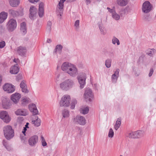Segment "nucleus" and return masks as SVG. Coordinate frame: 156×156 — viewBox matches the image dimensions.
Returning <instances> with one entry per match:
<instances>
[{
	"label": "nucleus",
	"mask_w": 156,
	"mask_h": 156,
	"mask_svg": "<svg viewBox=\"0 0 156 156\" xmlns=\"http://www.w3.org/2000/svg\"><path fill=\"white\" fill-rule=\"evenodd\" d=\"M52 25V23L51 21H48L47 23V30L50 31L51 29V26Z\"/></svg>",
	"instance_id": "nucleus-38"
},
{
	"label": "nucleus",
	"mask_w": 156,
	"mask_h": 156,
	"mask_svg": "<svg viewBox=\"0 0 156 156\" xmlns=\"http://www.w3.org/2000/svg\"><path fill=\"white\" fill-rule=\"evenodd\" d=\"M21 97V94H20L15 93L12 94L11 99L14 103L16 104L19 101Z\"/></svg>",
	"instance_id": "nucleus-15"
},
{
	"label": "nucleus",
	"mask_w": 156,
	"mask_h": 156,
	"mask_svg": "<svg viewBox=\"0 0 156 156\" xmlns=\"http://www.w3.org/2000/svg\"><path fill=\"white\" fill-rule=\"evenodd\" d=\"M154 72V70L152 68L150 69V72L149 74V76L151 77L152 76L153 73Z\"/></svg>",
	"instance_id": "nucleus-51"
},
{
	"label": "nucleus",
	"mask_w": 156,
	"mask_h": 156,
	"mask_svg": "<svg viewBox=\"0 0 156 156\" xmlns=\"http://www.w3.org/2000/svg\"><path fill=\"white\" fill-rule=\"evenodd\" d=\"M135 133L136 136H137L136 138H138L140 136L142 131L140 130H139L135 132Z\"/></svg>",
	"instance_id": "nucleus-44"
},
{
	"label": "nucleus",
	"mask_w": 156,
	"mask_h": 156,
	"mask_svg": "<svg viewBox=\"0 0 156 156\" xmlns=\"http://www.w3.org/2000/svg\"><path fill=\"white\" fill-rule=\"evenodd\" d=\"M74 121L80 125H84L86 123V120L84 117L80 115H77L74 119Z\"/></svg>",
	"instance_id": "nucleus-10"
},
{
	"label": "nucleus",
	"mask_w": 156,
	"mask_h": 156,
	"mask_svg": "<svg viewBox=\"0 0 156 156\" xmlns=\"http://www.w3.org/2000/svg\"><path fill=\"white\" fill-rule=\"evenodd\" d=\"M114 9H115V7H114L112 9H111L109 7L107 8V9L108 10L109 12H110V13H112V15L113 14V13H114V12H115V11Z\"/></svg>",
	"instance_id": "nucleus-46"
},
{
	"label": "nucleus",
	"mask_w": 156,
	"mask_h": 156,
	"mask_svg": "<svg viewBox=\"0 0 156 156\" xmlns=\"http://www.w3.org/2000/svg\"><path fill=\"white\" fill-rule=\"evenodd\" d=\"M27 87H26L23 88L22 89V90L23 92H24L25 93H27L28 92V90L27 89Z\"/></svg>",
	"instance_id": "nucleus-52"
},
{
	"label": "nucleus",
	"mask_w": 156,
	"mask_h": 156,
	"mask_svg": "<svg viewBox=\"0 0 156 156\" xmlns=\"http://www.w3.org/2000/svg\"><path fill=\"white\" fill-rule=\"evenodd\" d=\"M27 128H26V127H24L23 128V130L26 131L27 130Z\"/></svg>",
	"instance_id": "nucleus-64"
},
{
	"label": "nucleus",
	"mask_w": 156,
	"mask_h": 156,
	"mask_svg": "<svg viewBox=\"0 0 156 156\" xmlns=\"http://www.w3.org/2000/svg\"><path fill=\"white\" fill-rule=\"evenodd\" d=\"M0 118L3 121L6 123H8L10 121L11 119L8 112L6 111H2L0 112Z\"/></svg>",
	"instance_id": "nucleus-6"
},
{
	"label": "nucleus",
	"mask_w": 156,
	"mask_h": 156,
	"mask_svg": "<svg viewBox=\"0 0 156 156\" xmlns=\"http://www.w3.org/2000/svg\"><path fill=\"white\" fill-rule=\"evenodd\" d=\"M10 5L13 7H17L20 3L19 0H9Z\"/></svg>",
	"instance_id": "nucleus-26"
},
{
	"label": "nucleus",
	"mask_w": 156,
	"mask_h": 156,
	"mask_svg": "<svg viewBox=\"0 0 156 156\" xmlns=\"http://www.w3.org/2000/svg\"><path fill=\"white\" fill-rule=\"evenodd\" d=\"M12 105V102L9 99L4 98L2 99V105L3 107L5 109L9 108Z\"/></svg>",
	"instance_id": "nucleus-13"
},
{
	"label": "nucleus",
	"mask_w": 156,
	"mask_h": 156,
	"mask_svg": "<svg viewBox=\"0 0 156 156\" xmlns=\"http://www.w3.org/2000/svg\"><path fill=\"white\" fill-rule=\"evenodd\" d=\"M3 88L4 91H7L9 93H12L15 90L14 86L8 83L5 84Z\"/></svg>",
	"instance_id": "nucleus-9"
},
{
	"label": "nucleus",
	"mask_w": 156,
	"mask_h": 156,
	"mask_svg": "<svg viewBox=\"0 0 156 156\" xmlns=\"http://www.w3.org/2000/svg\"><path fill=\"white\" fill-rule=\"evenodd\" d=\"M126 9H122L120 11V14L121 16H122L124 15L126 13Z\"/></svg>",
	"instance_id": "nucleus-45"
},
{
	"label": "nucleus",
	"mask_w": 156,
	"mask_h": 156,
	"mask_svg": "<svg viewBox=\"0 0 156 156\" xmlns=\"http://www.w3.org/2000/svg\"><path fill=\"white\" fill-rule=\"evenodd\" d=\"M44 9H39L38 14L40 17H42L44 16Z\"/></svg>",
	"instance_id": "nucleus-43"
},
{
	"label": "nucleus",
	"mask_w": 156,
	"mask_h": 156,
	"mask_svg": "<svg viewBox=\"0 0 156 156\" xmlns=\"http://www.w3.org/2000/svg\"><path fill=\"white\" fill-rule=\"evenodd\" d=\"M66 0H60L59 2H61V3L63 4L64 2L66 1Z\"/></svg>",
	"instance_id": "nucleus-62"
},
{
	"label": "nucleus",
	"mask_w": 156,
	"mask_h": 156,
	"mask_svg": "<svg viewBox=\"0 0 156 156\" xmlns=\"http://www.w3.org/2000/svg\"><path fill=\"white\" fill-rule=\"evenodd\" d=\"M111 61L110 60L108 59L105 62V65L106 67L109 68L111 66Z\"/></svg>",
	"instance_id": "nucleus-37"
},
{
	"label": "nucleus",
	"mask_w": 156,
	"mask_h": 156,
	"mask_svg": "<svg viewBox=\"0 0 156 156\" xmlns=\"http://www.w3.org/2000/svg\"><path fill=\"white\" fill-rule=\"evenodd\" d=\"M5 45V42L2 41L0 42V48H4Z\"/></svg>",
	"instance_id": "nucleus-47"
},
{
	"label": "nucleus",
	"mask_w": 156,
	"mask_h": 156,
	"mask_svg": "<svg viewBox=\"0 0 156 156\" xmlns=\"http://www.w3.org/2000/svg\"><path fill=\"white\" fill-rule=\"evenodd\" d=\"M62 48L63 47L61 45H57L55 46V49L54 51V53H57V52L58 51L59 54H60L61 53Z\"/></svg>",
	"instance_id": "nucleus-28"
},
{
	"label": "nucleus",
	"mask_w": 156,
	"mask_h": 156,
	"mask_svg": "<svg viewBox=\"0 0 156 156\" xmlns=\"http://www.w3.org/2000/svg\"><path fill=\"white\" fill-rule=\"evenodd\" d=\"M86 0V3L87 4H90V3L91 2L90 0Z\"/></svg>",
	"instance_id": "nucleus-60"
},
{
	"label": "nucleus",
	"mask_w": 156,
	"mask_h": 156,
	"mask_svg": "<svg viewBox=\"0 0 156 156\" xmlns=\"http://www.w3.org/2000/svg\"><path fill=\"white\" fill-rule=\"evenodd\" d=\"M37 12V9L34 6H31L29 10V18L31 19H34V17L36 16Z\"/></svg>",
	"instance_id": "nucleus-12"
},
{
	"label": "nucleus",
	"mask_w": 156,
	"mask_h": 156,
	"mask_svg": "<svg viewBox=\"0 0 156 156\" xmlns=\"http://www.w3.org/2000/svg\"><path fill=\"white\" fill-rule=\"evenodd\" d=\"M62 76V75L60 74H58L57 76L56 77V80L57 81L59 80V78L61 76Z\"/></svg>",
	"instance_id": "nucleus-55"
},
{
	"label": "nucleus",
	"mask_w": 156,
	"mask_h": 156,
	"mask_svg": "<svg viewBox=\"0 0 156 156\" xmlns=\"http://www.w3.org/2000/svg\"><path fill=\"white\" fill-rule=\"evenodd\" d=\"M72 64L68 62H65L62 65L61 68L62 70L66 72L67 73L69 70V69L71 67Z\"/></svg>",
	"instance_id": "nucleus-17"
},
{
	"label": "nucleus",
	"mask_w": 156,
	"mask_h": 156,
	"mask_svg": "<svg viewBox=\"0 0 156 156\" xmlns=\"http://www.w3.org/2000/svg\"><path fill=\"white\" fill-rule=\"evenodd\" d=\"M17 51L19 55L21 56H25L27 52V48L25 47L20 46L17 48Z\"/></svg>",
	"instance_id": "nucleus-14"
},
{
	"label": "nucleus",
	"mask_w": 156,
	"mask_h": 156,
	"mask_svg": "<svg viewBox=\"0 0 156 156\" xmlns=\"http://www.w3.org/2000/svg\"><path fill=\"white\" fill-rule=\"evenodd\" d=\"M152 6L148 1L145 2L143 5L142 10L145 13H147L151 10Z\"/></svg>",
	"instance_id": "nucleus-7"
},
{
	"label": "nucleus",
	"mask_w": 156,
	"mask_h": 156,
	"mask_svg": "<svg viewBox=\"0 0 156 156\" xmlns=\"http://www.w3.org/2000/svg\"><path fill=\"white\" fill-rule=\"evenodd\" d=\"M3 144L7 150L9 151L11 150V149L10 147L8 145V143L5 140H3Z\"/></svg>",
	"instance_id": "nucleus-33"
},
{
	"label": "nucleus",
	"mask_w": 156,
	"mask_h": 156,
	"mask_svg": "<svg viewBox=\"0 0 156 156\" xmlns=\"http://www.w3.org/2000/svg\"><path fill=\"white\" fill-rule=\"evenodd\" d=\"M112 43L114 44H115L116 43L117 45L120 44V42L118 39L115 37H114L112 38Z\"/></svg>",
	"instance_id": "nucleus-35"
},
{
	"label": "nucleus",
	"mask_w": 156,
	"mask_h": 156,
	"mask_svg": "<svg viewBox=\"0 0 156 156\" xmlns=\"http://www.w3.org/2000/svg\"><path fill=\"white\" fill-rule=\"evenodd\" d=\"M44 4L42 2H41L39 4V9H44Z\"/></svg>",
	"instance_id": "nucleus-49"
},
{
	"label": "nucleus",
	"mask_w": 156,
	"mask_h": 156,
	"mask_svg": "<svg viewBox=\"0 0 156 156\" xmlns=\"http://www.w3.org/2000/svg\"><path fill=\"white\" fill-rule=\"evenodd\" d=\"M29 125V123L28 122L27 123L26 125L25 126V127H26V128H28L29 127L28 126Z\"/></svg>",
	"instance_id": "nucleus-61"
},
{
	"label": "nucleus",
	"mask_w": 156,
	"mask_h": 156,
	"mask_svg": "<svg viewBox=\"0 0 156 156\" xmlns=\"http://www.w3.org/2000/svg\"><path fill=\"white\" fill-rule=\"evenodd\" d=\"M4 29L3 27L1 26H0V32H2L4 31Z\"/></svg>",
	"instance_id": "nucleus-56"
},
{
	"label": "nucleus",
	"mask_w": 156,
	"mask_h": 156,
	"mask_svg": "<svg viewBox=\"0 0 156 156\" xmlns=\"http://www.w3.org/2000/svg\"><path fill=\"white\" fill-rule=\"evenodd\" d=\"M79 23L80 20H77L75 21L74 26L76 28H79Z\"/></svg>",
	"instance_id": "nucleus-48"
},
{
	"label": "nucleus",
	"mask_w": 156,
	"mask_h": 156,
	"mask_svg": "<svg viewBox=\"0 0 156 156\" xmlns=\"http://www.w3.org/2000/svg\"><path fill=\"white\" fill-rule=\"evenodd\" d=\"M84 98L87 101H91L93 98V95L91 89L87 88L85 90L84 94Z\"/></svg>",
	"instance_id": "nucleus-5"
},
{
	"label": "nucleus",
	"mask_w": 156,
	"mask_h": 156,
	"mask_svg": "<svg viewBox=\"0 0 156 156\" xmlns=\"http://www.w3.org/2000/svg\"><path fill=\"white\" fill-rule=\"evenodd\" d=\"M17 115L26 116L27 115V113L26 110L19 109L15 112Z\"/></svg>",
	"instance_id": "nucleus-21"
},
{
	"label": "nucleus",
	"mask_w": 156,
	"mask_h": 156,
	"mask_svg": "<svg viewBox=\"0 0 156 156\" xmlns=\"http://www.w3.org/2000/svg\"><path fill=\"white\" fill-rule=\"evenodd\" d=\"M4 135L5 138L8 140H10L14 136V130L11 126H5L3 128Z\"/></svg>",
	"instance_id": "nucleus-1"
},
{
	"label": "nucleus",
	"mask_w": 156,
	"mask_h": 156,
	"mask_svg": "<svg viewBox=\"0 0 156 156\" xmlns=\"http://www.w3.org/2000/svg\"><path fill=\"white\" fill-rule=\"evenodd\" d=\"M67 73L70 76L73 77L76 76L78 74V70L76 67L73 65L71 66V67L69 69Z\"/></svg>",
	"instance_id": "nucleus-8"
},
{
	"label": "nucleus",
	"mask_w": 156,
	"mask_h": 156,
	"mask_svg": "<svg viewBox=\"0 0 156 156\" xmlns=\"http://www.w3.org/2000/svg\"><path fill=\"white\" fill-rule=\"evenodd\" d=\"M11 70H10V73L13 74H16L19 71V69L17 66H14L12 67Z\"/></svg>",
	"instance_id": "nucleus-25"
},
{
	"label": "nucleus",
	"mask_w": 156,
	"mask_h": 156,
	"mask_svg": "<svg viewBox=\"0 0 156 156\" xmlns=\"http://www.w3.org/2000/svg\"><path fill=\"white\" fill-rule=\"evenodd\" d=\"M70 96L68 95H64L62 98L60 102L61 106L68 107L70 103Z\"/></svg>",
	"instance_id": "nucleus-3"
},
{
	"label": "nucleus",
	"mask_w": 156,
	"mask_h": 156,
	"mask_svg": "<svg viewBox=\"0 0 156 156\" xmlns=\"http://www.w3.org/2000/svg\"><path fill=\"white\" fill-rule=\"evenodd\" d=\"M22 101L23 102L27 103L28 102V100L26 98H24L23 99Z\"/></svg>",
	"instance_id": "nucleus-58"
},
{
	"label": "nucleus",
	"mask_w": 156,
	"mask_h": 156,
	"mask_svg": "<svg viewBox=\"0 0 156 156\" xmlns=\"http://www.w3.org/2000/svg\"><path fill=\"white\" fill-rule=\"evenodd\" d=\"M26 86L25 83L23 81H22L21 83L20 84V87L21 88H23Z\"/></svg>",
	"instance_id": "nucleus-50"
},
{
	"label": "nucleus",
	"mask_w": 156,
	"mask_h": 156,
	"mask_svg": "<svg viewBox=\"0 0 156 156\" xmlns=\"http://www.w3.org/2000/svg\"><path fill=\"white\" fill-rule=\"evenodd\" d=\"M74 82L71 79H67L60 84V87L63 90L67 91L72 87Z\"/></svg>",
	"instance_id": "nucleus-2"
},
{
	"label": "nucleus",
	"mask_w": 156,
	"mask_h": 156,
	"mask_svg": "<svg viewBox=\"0 0 156 156\" xmlns=\"http://www.w3.org/2000/svg\"><path fill=\"white\" fill-rule=\"evenodd\" d=\"M140 74V73L139 72H135V75L136 76H138L139 74Z\"/></svg>",
	"instance_id": "nucleus-57"
},
{
	"label": "nucleus",
	"mask_w": 156,
	"mask_h": 156,
	"mask_svg": "<svg viewBox=\"0 0 156 156\" xmlns=\"http://www.w3.org/2000/svg\"><path fill=\"white\" fill-rule=\"evenodd\" d=\"M89 111V108L86 107L81 110L80 111V113L83 114H86Z\"/></svg>",
	"instance_id": "nucleus-36"
},
{
	"label": "nucleus",
	"mask_w": 156,
	"mask_h": 156,
	"mask_svg": "<svg viewBox=\"0 0 156 156\" xmlns=\"http://www.w3.org/2000/svg\"><path fill=\"white\" fill-rule=\"evenodd\" d=\"M42 144L43 146H45L47 145V143L45 141V140L42 141Z\"/></svg>",
	"instance_id": "nucleus-54"
},
{
	"label": "nucleus",
	"mask_w": 156,
	"mask_h": 156,
	"mask_svg": "<svg viewBox=\"0 0 156 156\" xmlns=\"http://www.w3.org/2000/svg\"><path fill=\"white\" fill-rule=\"evenodd\" d=\"M121 119L120 118L117 119L116 122L115 124L114 125V128L115 130H117L120 127L121 124Z\"/></svg>",
	"instance_id": "nucleus-29"
},
{
	"label": "nucleus",
	"mask_w": 156,
	"mask_h": 156,
	"mask_svg": "<svg viewBox=\"0 0 156 156\" xmlns=\"http://www.w3.org/2000/svg\"><path fill=\"white\" fill-rule=\"evenodd\" d=\"M31 3H34L35 2H37L39 1V0H28Z\"/></svg>",
	"instance_id": "nucleus-53"
},
{
	"label": "nucleus",
	"mask_w": 156,
	"mask_h": 156,
	"mask_svg": "<svg viewBox=\"0 0 156 156\" xmlns=\"http://www.w3.org/2000/svg\"><path fill=\"white\" fill-rule=\"evenodd\" d=\"M17 27V23L16 20L12 19L8 22L7 25V28L9 32L13 31Z\"/></svg>",
	"instance_id": "nucleus-4"
},
{
	"label": "nucleus",
	"mask_w": 156,
	"mask_h": 156,
	"mask_svg": "<svg viewBox=\"0 0 156 156\" xmlns=\"http://www.w3.org/2000/svg\"><path fill=\"white\" fill-rule=\"evenodd\" d=\"M62 114L64 118L68 117L69 116V111L66 109H64L62 112Z\"/></svg>",
	"instance_id": "nucleus-31"
},
{
	"label": "nucleus",
	"mask_w": 156,
	"mask_h": 156,
	"mask_svg": "<svg viewBox=\"0 0 156 156\" xmlns=\"http://www.w3.org/2000/svg\"><path fill=\"white\" fill-rule=\"evenodd\" d=\"M29 110L32 112L33 115H36L38 114V111L36 107V105L34 104L29 106Z\"/></svg>",
	"instance_id": "nucleus-19"
},
{
	"label": "nucleus",
	"mask_w": 156,
	"mask_h": 156,
	"mask_svg": "<svg viewBox=\"0 0 156 156\" xmlns=\"http://www.w3.org/2000/svg\"><path fill=\"white\" fill-rule=\"evenodd\" d=\"M38 141V137L37 135H34L29 139L28 143L31 146H35Z\"/></svg>",
	"instance_id": "nucleus-11"
},
{
	"label": "nucleus",
	"mask_w": 156,
	"mask_h": 156,
	"mask_svg": "<svg viewBox=\"0 0 156 156\" xmlns=\"http://www.w3.org/2000/svg\"><path fill=\"white\" fill-rule=\"evenodd\" d=\"M119 69H117L115 72V73L112 75V80L113 83H115L116 82L119 77Z\"/></svg>",
	"instance_id": "nucleus-18"
},
{
	"label": "nucleus",
	"mask_w": 156,
	"mask_h": 156,
	"mask_svg": "<svg viewBox=\"0 0 156 156\" xmlns=\"http://www.w3.org/2000/svg\"><path fill=\"white\" fill-rule=\"evenodd\" d=\"M41 138L42 140L41 142L45 140L44 137L42 136H41Z\"/></svg>",
	"instance_id": "nucleus-63"
},
{
	"label": "nucleus",
	"mask_w": 156,
	"mask_h": 156,
	"mask_svg": "<svg viewBox=\"0 0 156 156\" xmlns=\"http://www.w3.org/2000/svg\"><path fill=\"white\" fill-rule=\"evenodd\" d=\"M127 136L129 138H136L137 136H136L135 133V132H132L129 133L128 134V135H127Z\"/></svg>",
	"instance_id": "nucleus-32"
},
{
	"label": "nucleus",
	"mask_w": 156,
	"mask_h": 156,
	"mask_svg": "<svg viewBox=\"0 0 156 156\" xmlns=\"http://www.w3.org/2000/svg\"><path fill=\"white\" fill-rule=\"evenodd\" d=\"M64 6L63 4L59 2L58 5L57 6V11L59 12V10L60 12L59 14H60V16H61V14L63 11V8Z\"/></svg>",
	"instance_id": "nucleus-27"
},
{
	"label": "nucleus",
	"mask_w": 156,
	"mask_h": 156,
	"mask_svg": "<svg viewBox=\"0 0 156 156\" xmlns=\"http://www.w3.org/2000/svg\"><path fill=\"white\" fill-rule=\"evenodd\" d=\"M7 13L2 12L0 13V23H2L7 18Z\"/></svg>",
	"instance_id": "nucleus-22"
},
{
	"label": "nucleus",
	"mask_w": 156,
	"mask_h": 156,
	"mask_svg": "<svg viewBox=\"0 0 156 156\" xmlns=\"http://www.w3.org/2000/svg\"><path fill=\"white\" fill-rule=\"evenodd\" d=\"M47 42L48 43H50L51 42V40L50 39H48L47 41Z\"/></svg>",
	"instance_id": "nucleus-59"
},
{
	"label": "nucleus",
	"mask_w": 156,
	"mask_h": 156,
	"mask_svg": "<svg viewBox=\"0 0 156 156\" xmlns=\"http://www.w3.org/2000/svg\"><path fill=\"white\" fill-rule=\"evenodd\" d=\"M77 103V101L76 100H73L72 101L71 105V108L72 109H73L75 107V105Z\"/></svg>",
	"instance_id": "nucleus-39"
},
{
	"label": "nucleus",
	"mask_w": 156,
	"mask_h": 156,
	"mask_svg": "<svg viewBox=\"0 0 156 156\" xmlns=\"http://www.w3.org/2000/svg\"><path fill=\"white\" fill-rule=\"evenodd\" d=\"M114 135V133L112 129L111 128L109 129L108 133V136L109 137L112 138Z\"/></svg>",
	"instance_id": "nucleus-40"
},
{
	"label": "nucleus",
	"mask_w": 156,
	"mask_h": 156,
	"mask_svg": "<svg viewBox=\"0 0 156 156\" xmlns=\"http://www.w3.org/2000/svg\"><path fill=\"white\" fill-rule=\"evenodd\" d=\"M112 18L116 20H119L120 18V16L117 14L116 12H114L112 15Z\"/></svg>",
	"instance_id": "nucleus-34"
},
{
	"label": "nucleus",
	"mask_w": 156,
	"mask_h": 156,
	"mask_svg": "<svg viewBox=\"0 0 156 156\" xmlns=\"http://www.w3.org/2000/svg\"><path fill=\"white\" fill-rule=\"evenodd\" d=\"M152 50L153 52H154V51H155V50L154 49L152 48L151 49H149L147 51V54L148 55L150 56H152Z\"/></svg>",
	"instance_id": "nucleus-41"
},
{
	"label": "nucleus",
	"mask_w": 156,
	"mask_h": 156,
	"mask_svg": "<svg viewBox=\"0 0 156 156\" xmlns=\"http://www.w3.org/2000/svg\"><path fill=\"white\" fill-rule=\"evenodd\" d=\"M86 76H84L83 77L80 76L78 78V80L79 83L80 84V88L81 89L83 88L85 84Z\"/></svg>",
	"instance_id": "nucleus-16"
},
{
	"label": "nucleus",
	"mask_w": 156,
	"mask_h": 156,
	"mask_svg": "<svg viewBox=\"0 0 156 156\" xmlns=\"http://www.w3.org/2000/svg\"><path fill=\"white\" fill-rule=\"evenodd\" d=\"M99 28L101 31V33L102 34L104 35L106 34V32L104 27L101 26H99Z\"/></svg>",
	"instance_id": "nucleus-42"
},
{
	"label": "nucleus",
	"mask_w": 156,
	"mask_h": 156,
	"mask_svg": "<svg viewBox=\"0 0 156 156\" xmlns=\"http://www.w3.org/2000/svg\"><path fill=\"white\" fill-rule=\"evenodd\" d=\"M20 31L23 34H25L27 33L26 25L25 22H23L20 24Z\"/></svg>",
	"instance_id": "nucleus-24"
},
{
	"label": "nucleus",
	"mask_w": 156,
	"mask_h": 156,
	"mask_svg": "<svg viewBox=\"0 0 156 156\" xmlns=\"http://www.w3.org/2000/svg\"><path fill=\"white\" fill-rule=\"evenodd\" d=\"M129 0H117V3L121 6L126 5L128 3Z\"/></svg>",
	"instance_id": "nucleus-23"
},
{
	"label": "nucleus",
	"mask_w": 156,
	"mask_h": 156,
	"mask_svg": "<svg viewBox=\"0 0 156 156\" xmlns=\"http://www.w3.org/2000/svg\"><path fill=\"white\" fill-rule=\"evenodd\" d=\"M32 123L34 124L35 126L38 127L40 125L41 120L40 119H38L37 117L36 120L32 121Z\"/></svg>",
	"instance_id": "nucleus-30"
},
{
	"label": "nucleus",
	"mask_w": 156,
	"mask_h": 156,
	"mask_svg": "<svg viewBox=\"0 0 156 156\" xmlns=\"http://www.w3.org/2000/svg\"><path fill=\"white\" fill-rule=\"evenodd\" d=\"M9 13L13 17H17L19 16L20 14H23L22 12L21 11L19 12L12 9L9 10Z\"/></svg>",
	"instance_id": "nucleus-20"
}]
</instances>
